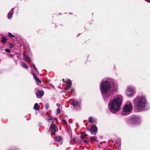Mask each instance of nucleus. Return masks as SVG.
Masks as SVG:
<instances>
[{"mask_svg": "<svg viewBox=\"0 0 150 150\" xmlns=\"http://www.w3.org/2000/svg\"><path fill=\"white\" fill-rule=\"evenodd\" d=\"M21 66L23 68H26L28 67L24 63H22L21 64Z\"/></svg>", "mask_w": 150, "mask_h": 150, "instance_id": "nucleus-20", "label": "nucleus"}, {"mask_svg": "<svg viewBox=\"0 0 150 150\" xmlns=\"http://www.w3.org/2000/svg\"><path fill=\"white\" fill-rule=\"evenodd\" d=\"M13 8H12L11 11L8 14L7 17L8 19L11 18L12 17L13 14Z\"/></svg>", "mask_w": 150, "mask_h": 150, "instance_id": "nucleus-14", "label": "nucleus"}, {"mask_svg": "<svg viewBox=\"0 0 150 150\" xmlns=\"http://www.w3.org/2000/svg\"><path fill=\"white\" fill-rule=\"evenodd\" d=\"M55 120L54 118H52L51 116L49 117V118L47 119V121L49 122L53 123L54 121Z\"/></svg>", "mask_w": 150, "mask_h": 150, "instance_id": "nucleus-16", "label": "nucleus"}, {"mask_svg": "<svg viewBox=\"0 0 150 150\" xmlns=\"http://www.w3.org/2000/svg\"><path fill=\"white\" fill-rule=\"evenodd\" d=\"M110 88V85L108 81L102 80L100 85V89L101 93L104 100L107 101L108 100V97L106 93Z\"/></svg>", "mask_w": 150, "mask_h": 150, "instance_id": "nucleus-3", "label": "nucleus"}, {"mask_svg": "<svg viewBox=\"0 0 150 150\" xmlns=\"http://www.w3.org/2000/svg\"><path fill=\"white\" fill-rule=\"evenodd\" d=\"M55 141L59 142V144L61 145L62 143V137L60 136L54 138Z\"/></svg>", "mask_w": 150, "mask_h": 150, "instance_id": "nucleus-11", "label": "nucleus"}, {"mask_svg": "<svg viewBox=\"0 0 150 150\" xmlns=\"http://www.w3.org/2000/svg\"><path fill=\"white\" fill-rule=\"evenodd\" d=\"M131 120L133 123L137 124L140 122V119L138 117L134 116L132 118Z\"/></svg>", "mask_w": 150, "mask_h": 150, "instance_id": "nucleus-10", "label": "nucleus"}, {"mask_svg": "<svg viewBox=\"0 0 150 150\" xmlns=\"http://www.w3.org/2000/svg\"><path fill=\"white\" fill-rule=\"evenodd\" d=\"M71 104L74 107L75 106H78L79 107V104L78 103V101L77 100H74L73 103H72Z\"/></svg>", "mask_w": 150, "mask_h": 150, "instance_id": "nucleus-15", "label": "nucleus"}, {"mask_svg": "<svg viewBox=\"0 0 150 150\" xmlns=\"http://www.w3.org/2000/svg\"><path fill=\"white\" fill-rule=\"evenodd\" d=\"M24 59L26 62L28 63H30L31 61L30 59L25 54H24Z\"/></svg>", "mask_w": 150, "mask_h": 150, "instance_id": "nucleus-13", "label": "nucleus"}, {"mask_svg": "<svg viewBox=\"0 0 150 150\" xmlns=\"http://www.w3.org/2000/svg\"><path fill=\"white\" fill-rule=\"evenodd\" d=\"M58 131V129L55 125L53 124L51 125L49 131L52 135L54 134L56 132Z\"/></svg>", "mask_w": 150, "mask_h": 150, "instance_id": "nucleus-6", "label": "nucleus"}, {"mask_svg": "<svg viewBox=\"0 0 150 150\" xmlns=\"http://www.w3.org/2000/svg\"><path fill=\"white\" fill-rule=\"evenodd\" d=\"M45 108L46 109H48L49 108V105L47 103L45 105Z\"/></svg>", "mask_w": 150, "mask_h": 150, "instance_id": "nucleus-27", "label": "nucleus"}, {"mask_svg": "<svg viewBox=\"0 0 150 150\" xmlns=\"http://www.w3.org/2000/svg\"><path fill=\"white\" fill-rule=\"evenodd\" d=\"M146 100L145 96H137L133 100L135 111L139 112L145 109Z\"/></svg>", "mask_w": 150, "mask_h": 150, "instance_id": "nucleus-2", "label": "nucleus"}, {"mask_svg": "<svg viewBox=\"0 0 150 150\" xmlns=\"http://www.w3.org/2000/svg\"><path fill=\"white\" fill-rule=\"evenodd\" d=\"M135 93V90L134 87L130 86H128L127 87L126 91V94L127 96H132L134 95Z\"/></svg>", "mask_w": 150, "mask_h": 150, "instance_id": "nucleus-5", "label": "nucleus"}, {"mask_svg": "<svg viewBox=\"0 0 150 150\" xmlns=\"http://www.w3.org/2000/svg\"><path fill=\"white\" fill-rule=\"evenodd\" d=\"M122 102L120 98L117 97L110 100L108 104L109 110L112 113H115L120 110Z\"/></svg>", "mask_w": 150, "mask_h": 150, "instance_id": "nucleus-1", "label": "nucleus"}, {"mask_svg": "<svg viewBox=\"0 0 150 150\" xmlns=\"http://www.w3.org/2000/svg\"><path fill=\"white\" fill-rule=\"evenodd\" d=\"M98 130V129L96 126L94 125L91 127L90 132L93 135H96Z\"/></svg>", "mask_w": 150, "mask_h": 150, "instance_id": "nucleus-9", "label": "nucleus"}, {"mask_svg": "<svg viewBox=\"0 0 150 150\" xmlns=\"http://www.w3.org/2000/svg\"><path fill=\"white\" fill-rule=\"evenodd\" d=\"M60 110L59 108H58L57 111V114H58L60 112Z\"/></svg>", "mask_w": 150, "mask_h": 150, "instance_id": "nucleus-25", "label": "nucleus"}, {"mask_svg": "<svg viewBox=\"0 0 150 150\" xmlns=\"http://www.w3.org/2000/svg\"><path fill=\"white\" fill-rule=\"evenodd\" d=\"M89 122L90 123H92L93 122V119L91 117L89 118L88 119Z\"/></svg>", "mask_w": 150, "mask_h": 150, "instance_id": "nucleus-22", "label": "nucleus"}, {"mask_svg": "<svg viewBox=\"0 0 150 150\" xmlns=\"http://www.w3.org/2000/svg\"><path fill=\"white\" fill-rule=\"evenodd\" d=\"M31 66L33 69L35 71V73H33L32 72L34 78L37 82L40 83L41 82V81L37 77L36 75V74H37L38 73L37 69L36 67L35 64H33L31 65Z\"/></svg>", "mask_w": 150, "mask_h": 150, "instance_id": "nucleus-7", "label": "nucleus"}, {"mask_svg": "<svg viewBox=\"0 0 150 150\" xmlns=\"http://www.w3.org/2000/svg\"><path fill=\"white\" fill-rule=\"evenodd\" d=\"M34 109L35 110H38L39 109V106L38 103H35L34 105Z\"/></svg>", "mask_w": 150, "mask_h": 150, "instance_id": "nucleus-17", "label": "nucleus"}, {"mask_svg": "<svg viewBox=\"0 0 150 150\" xmlns=\"http://www.w3.org/2000/svg\"><path fill=\"white\" fill-rule=\"evenodd\" d=\"M63 81L64 82H66V83H67L68 86V88L67 89V91L69 93H71L74 91V89L73 88L71 89H69L71 85V80L70 79H68L66 81H64V79H63Z\"/></svg>", "mask_w": 150, "mask_h": 150, "instance_id": "nucleus-8", "label": "nucleus"}, {"mask_svg": "<svg viewBox=\"0 0 150 150\" xmlns=\"http://www.w3.org/2000/svg\"><path fill=\"white\" fill-rule=\"evenodd\" d=\"M145 0L148 2H150V0Z\"/></svg>", "mask_w": 150, "mask_h": 150, "instance_id": "nucleus-29", "label": "nucleus"}, {"mask_svg": "<svg viewBox=\"0 0 150 150\" xmlns=\"http://www.w3.org/2000/svg\"><path fill=\"white\" fill-rule=\"evenodd\" d=\"M90 139L92 141H95L96 140V137H95L91 136L90 137Z\"/></svg>", "mask_w": 150, "mask_h": 150, "instance_id": "nucleus-21", "label": "nucleus"}, {"mask_svg": "<svg viewBox=\"0 0 150 150\" xmlns=\"http://www.w3.org/2000/svg\"><path fill=\"white\" fill-rule=\"evenodd\" d=\"M132 108V104L130 101H127L125 104L124 107L122 114L126 115L130 113Z\"/></svg>", "mask_w": 150, "mask_h": 150, "instance_id": "nucleus-4", "label": "nucleus"}, {"mask_svg": "<svg viewBox=\"0 0 150 150\" xmlns=\"http://www.w3.org/2000/svg\"><path fill=\"white\" fill-rule=\"evenodd\" d=\"M5 51L6 52H8V53H10L11 52V50H9V49H5Z\"/></svg>", "mask_w": 150, "mask_h": 150, "instance_id": "nucleus-26", "label": "nucleus"}, {"mask_svg": "<svg viewBox=\"0 0 150 150\" xmlns=\"http://www.w3.org/2000/svg\"><path fill=\"white\" fill-rule=\"evenodd\" d=\"M83 142L85 143H88V140H83Z\"/></svg>", "mask_w": 150, "mask_h": 150, "instance_id": "nucleus-28", "label": "nucleus"}, {"mask_svg": "<svg viewBox=\"0 0 150 150\" xmlns=\"http://www.w3.org/2000/svg\"><path fill=\"white\" fill-rule=\"evenodd\" d=\"M6 40H7L6 39V38H4V37H2L1 42L3 43H5L6 42Z\"/></svg>", "mask_w": 150, "mask_h": 150, "instance_id": "nucleus-19", "label": "nucleus"}, {"mask_svg": "<svg viewBox=\"0 0 150 150\" xmlns=\"http://www.w3.org/2000/svg\"><path fill=\"white\" fill-rule=\"evenodd\" d=\"M8 35L10 37H14V36L12 35V34L10 33H8Z\"/></svg>", "mask_w": 150, "mask_h": 150, "instance_id": "nucleus-23", "label": "nucleus"}, {"mask_svg": "<svg viewBox=\"0 0 150 150\" xmlns=\"http://www.w3.org/2000/svg\"><path fill=\"white\" fill-rule=\"evenodd\" d=\"M44 94V92L42 91H39L36 93V96L38 98L41 97Z\"/></svg>", "mask_w": 150, "mask_h": 150, "instance_id": "nucleus-12", "label": "nucleus"}, {"mask_svg": "<svg viewBox=\"0 0 150 150\" xmlns=\"http://www.w3.org/2000/svg\"><path fill=\"white\" fill-rule=\"evenodd\" d=\"M88 135L86 134L84 132H82L81 133V138L82 139H83L85 137H86Z\"/></svg>", "mask_w": 150, "mask_h": 150, "instance_id": "nucleus-18", "label": "nucleus"}, {"mask_svg": "<svg viewBox=\"0 0 150 150\" xmlns=\"http://www.w3.org/2000/svg\"><path fill=\"white\" fill-rule=\"evenodd\" d=\"M62 121L64 124H67V122L65 120H64V119H62Z\"/></svg>", "mask_w": 150, "mask_h": 150, "instance_id": "nucleus-24", "label": "nucleus"}]
</instances>
